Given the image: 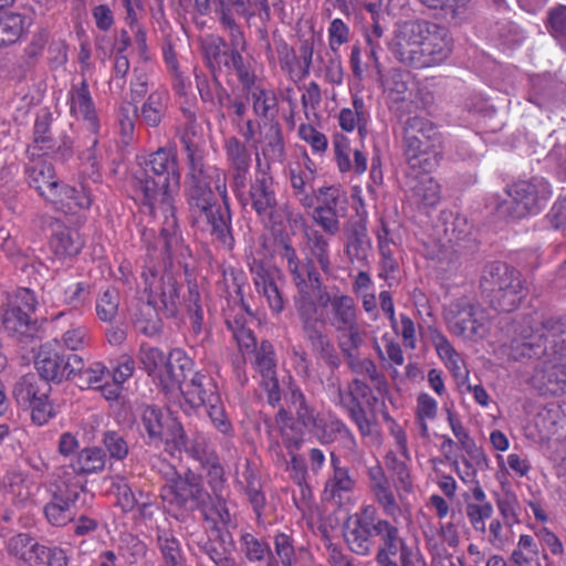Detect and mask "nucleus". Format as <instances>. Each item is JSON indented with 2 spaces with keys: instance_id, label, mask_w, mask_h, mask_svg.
<instances>
[{
  "instance_id": "nucleus-64",
  "label": "nucleus",
  "mask_w": 566,
  "mask_h": 566,
  "mask_svg": "<svg viewBox=\"0 0 566 566\" xmlns=\"http://www.w3.org/2000/svg\"><path fill=\"white\" fill-rule=\"evenodd\" d=\"M102 443L107 451L109 459L115 461L124 460L129 452V446L125 437L115 430L103 432Z\"/></svg>"
},
{
  "instance_id": "nucleus-21",
  "label": "nucleus",
  "mask_w": 566,
  "mask_h": 566,
  "mask_svg": "<svg viewBox=\"0 0 566 566\" xmlns=\"http://www.w3.org/2000/svg\"><path fill=\"white\" fill-rule=\"evenodd\" d=\"M51 386L34 374L22 376L13 387V397L19 406L31 411L34 423L42 426L53 417L49 402Z\"/></svg>"
},
{
  "instance_id": "nucleus-39",
  "label": "nucleus",
  "mask_w": 566,
  "mask_h": 566,
  "mask_svg": "<svg viewBox=\"0 0 566 566\" xmlns=\"http://www.w3.org/2000/svg\"><path fill=\"white\" fill-rule=\"evenodd\" d=\"M273 549L268 566H295L298 554L292 532H277L272 538Z\"/></svg>"
},
{
  "instance_id": "nucleus-35",
  "label": "nucleus",
  "mask_w": 566,
  "mask_h": 566,
  "mask_svg": "<svg viewBox=\"0 0 566 566\" xmlns=\"http://www.w3.org/2000/svg\"><path fill=\"white\" fill-rule=\"evenodd\" d=\"M196 86L200 98L214 107L221 108L226 105L230 95L218 80V73H211V76L195 69Z\"/></svg>"
},
{
  "instance_id": "nucleus-33",
  "label": "nucleus",
  "mask_w": 566,
  "mask_h": 566,
  "mask_svg": "<svg viewBox=\"0 0 566 566\" xmlns=\"http://www.w3.org/2000/svg\"><path fill=\"white\" fill-rule=\"evenodd\" d=\"M259 143L262 155L266 161V170L271 164L282 163L285 158V146L282 127L279 122L264 123L260 132Z\"/></svg>"
},
{
  "instance_id": "nucleus-55",
  "label": "nucleus",
  "mask_w": 566,
  "mask_h": 566,
  "mask_svg": "<svg viewBox=\"0 0 566 566\" xmlns=\"http://www.w3.org/2000/svg\"><path fill=\"white\" fill-rule=\"evenodd\" d=\"M304 234L311 254L313 255V258L316 259L321 269L324 272H328L331 266L328 254V240L319 231L315 229H306Z\"/></svg>"
},
{
  "instance_id": "nucleus-19",
  "label": "nucleus",
  "mask_w": 566,
  "mask_h": 566,
  "mask_svg": "<svg viewBox=\"0 0 566 566\" xmlns=\"http://www.w3.org/2000/svg\"><path fill=\"white\" fill-rule=\"evenodd\" d=\"M34 366L43 381L61 384L72 380L75 371L82 366V357L74 353H64L61 342L53 339L40 346Z\"/></svg>"
},
{
  "instance_id": "nucleus-16",
  "label": "nucleus",
  "mask_w": 566,
  "mask_h": 566,
  "mask_svg": "<svg viewBox=\"0 0 566 566\" xmlns=\"http://www.w3.org/2000/svg\"><path fill=\"white\" fill-rule=\"evenodd\" d=\"M164 502L185 512H205L211 502V495L205 489L200 475L188 470L184 474L175 473L160 490Z\"/></svg>"
},
{
  "instance_id": "nucleus-2",
  "label": "nucleus",
  "mask_w": 566,
  "mask_h": 566,
  "mask_svg": "<svg viewBox=\"0 0 566 566\" xmlns=\"http://www.w3.org/2000/svg\"><path fill=\"white\" fill-rule=\"evenodd\" d=\"M385 520L378 516L373 505L363 506L346 523L344 537L349 549L361 556L370 554L374 538H378L376 563L397 562L400 566H426L418 549L410 547L396 525L398 518Z\"/></svg>"
},
{
  "instance_id": "nucleus-54",
  "label": "nucleus",
  "mask_w": 566,
  "mask_h": 566,
  "mask_svg": "<svg viewBox=\"0 0 566 566\" xmlns=\"http://www.w3.org/2000/svg\"><path fill=\"white\" fill-rule=\"evenodd\" d=\"M54 495L59 503H62L71 512L85 507L93 500V494L78 484L65 485L64 489H59Z\"/></svg>"
},
{
  "instance_id": "nucleus-15",
  "label": "nucleus",
  "mask_w": 566,
  "mask_h": 566,
  "mask_svg": "<svg viewBox=\"0 0 566 566\" xmlns=\"http://www.w3.org/2000/svg\"><path fill=\"white\" fill-rule=\"evenodd\" d=\"M138 426L148 446L159 448L165 443L169 449L170 446L185 444L186 431L182 424L156 405L140 407Z\"/></svg>"
},
{
  "instance_id": "nucleus-56",
  "label": "nucleus",
  "mask_w": 566,
  "mask_h": 566,
  "mask_svg": "<svg viewBox=\"0 0 566 566\" xmlns=\"http://www.w3.org/2000/svg\"><path fill=\"white\" fill-rule=\"evenodd\" d=\"M139 117L137 105L124 99L117 111V123L124 143H129L135 133L136 119Z\"/></svg>"
},
{
  "instance_id": "nucleus-60",
  "label": "nucleus",
  "mask_w": 566,
  "mask_h": 566,
  "mask_svg": "<svg viewBox=\"0 0 566 566\" xmlns=\"http://www.w3.org/2000/svg\"><path fill=\"white\" fill-rule=\"evenodd\" d=\"M23 32V18L17 13L0 17V48L15 43Z\"/></svg>"
},
{
  "instance_id": "nucleus-63",
  "label": "nucleus",
  "mask_w": 566,
  "mask_h": 566,
  "mask_svg": "<svg viewBox=\"0 0 566 566\" xmlns=\"http://www.w3.org/2000/svg\"><path fill=\"white\" fill-rule=\"evenodd\" d=\"M33 566H67L65 552L56 546L40 545L31 558Z\"/></svg>"
},
{
  "instance_id": "nucleus-43",
  "label": "nucleus",
  "mask_w": 566,
  "mask_h": 566,
  "mask_svg": "<svg viewBox=\"0 0 566 566\" xmlns=\"http://www.w3.org/2000/svg\"><path fill=\"white\" fill-rule=\"evenodd\" d=\"M52 114L43 112L36 116L33 128V145L29 146L27 153L30 156H39V151L48 154L53 151L55 143L51 135Z\"/></svg>"
},
{
  "instance_id": "nucleus-29",
  "label": "nucleus",
  "mask_w": 566,
  "mask_h": 566,
  "mask_svg": "<svg viewBox=\"0 0 566 566\" xmlns=\"http://www.w3.org/2000/svg\"><path fill=\"white\" fill-rule=\"evenodd\" d=\"M369 479V488L374 494L376 503L382 510L384 514L390 518L396 520L402 515V509L399 505L397 497L391 490L388 478L380 465H374L367 472Z\"/></svg>"
},
{
  "instance_id": "nucleus-47",
  "label": "nucleus",
  "mask_w": 566,
  "mask_h": 566,
  "mask_svg": "<svg viewBox=\"0 0 566 566\" xmlns=\"http://www.w3.org/2000/svg\"><path fill=\"white\" fill-rule=\"evenodd\" d=\"M409 72L403 71L399 67H392L387 72L381 71L377 74V81L394 101H403L405 95L408 91V78Z\"/></svg>"
},
{
  "instance_id": "nucleus-59",
  "label": "nucleus",
  "mask_w": 566,
  "mask_h": 566,
  "mask_svg": "<svg viewBox=\"0 0 566 566\" xmlns=\"http://www.w3.org/2000/svg\"><path fill=\"white\" fill-rule=\"evenodd\" d=\"M385 464L396 479L397 490L410 492L412 489V483L406 461L398 458L395 452L389 451L385 457Z\"/></svg>"
},
{
  "instance_id": "nucleus-11",
  "label": "nucleus",
  "mask_w": 566,
  "mask_h": 566,
  "mask_svg": "<svg viewBox=\"0 0 566 566\" xmlns=\"http://www.w3.org/2000/svg\"><path fill=\"white\" fill-rule=\"evenodd\" d=\"M316 300L319 306L326 310V324L338 334V345L349 343L354 346H361L364 337L354 297L336 290L335 293L319 291Z\"/></svg>"
},
{
  "instance_id": "nucleus-58",
  "label": "nucleus",
  "mask_w": 566,
  "mask_h": 566,
  "mask_svg": "<svg viewBox=\"0 0 566 566\" xmlns=\"http://www.w3.org/2000/svg\"><path fill=\"white\" fill-rule=\"evenodd\" d=\"M139 358L147 374L160 380V373L165 371L168 360L164 352L157 347L143 344Z\"/></svg>"
},
{
  "instance_id": "nucleus-27",
  "label": "nucleus",
  "mask_w": 566,
  "mask_h": 566,
  "mask_svg": "<svg viewBox=\"0 0 566 566\" xmlns=\"http://www.w3.org/2000/svg\"><path fill=\"white\" fill-rule=\"evenodd\" d=\"M197 545L216 566H240L233 557L234 541L228 530L212 528Z\"/></svg>"
},
{
  "instance_id": "nucleus-9",
  "label": "nucleus",
  "mask_w": 566,
  "mask_h": 566,
  "mask_svg": "<svg viewBox=\"0 0 566 566\" xmlns=\"http://www.w3.org/2000/svg\"><path fill=\"white\" fill-rule=\"evenodd\" d=\"M180 143L186 153L188 167L186 197L209 189H214L220 197H226L227 175L222 169L205 164L203 145L196 139L195 133L190 129L185 130Z\"/></svg>"
},
{
  "instance_id": "nucleus-5",
  "label": "nucleus",
  "mask_w": 566,
  "mask_h": 566,
  "mask_svg": "<svg viewBox=\"0 0 566 566\" xmlns=\"http://www.w3.org/2000/svg\"><path fill=\"white\" fill-rule=\"evenodd\" d=\"M243 208H250L268 226L281 227L284 221L291 226L303 223V217L287 203L279 205L275 182L269 170L261 168V159L256 154V170L254 178L249 184V192Z\"/></svg>"
},
{
  "instance_id": "nucleus-44",
  "label": "nucleus",
  "mask_w": 566,
  "mask_h": 566,
  "mask_svg": "<svg viewBox=\"0 0 566 566\" xmlns=\"http://www.w3.org/2000/svg\"><path fill=\"white\" fill-rule=\"evenodd\" d=\"M156 542L166 566H185V557L179 539L171 530L158 526L156 528Z\"/></svg>"
},
{
  "instance_id": "nucleus-23",
  "label": "nucleus",
  "mask_w": 566,
  "mask_h": 566,
  "mask_svg": "<svg viewBox=\"0 0 566 566\" xmlns=\"http://www.w3.org/2000/svg\"><path fill=\"white\" fill-rule=\"evenodd\" d=\"M70 111L73 115L85 124L86 129L91 133V146L87 149L86 159L94 160L95 153L94 148L98 143L97 135L99 133V119L95 109V105L88 88L87 81L82 78L81 82L72 85L70 92Z\"/></svg>"
},
{
  "instance_id": "nucleus-46",
  "label": "nucleus",
  "mask_w": 566,
  "mask_h": 566,
  "mask_svg": "<svg viewBox=\"0 0 566 566\" xmlns=\"http://www.w3.org/2000/svg\"><path fill=\"white\" fill-rule=\"evenodd\" d=\"M109 378V370L101 361L85 363L76 370L72 380L81 389L102 387V382Z\"/></svg>"
},
{
  "instance_id": "nucleus-3",
  "label": "nucleus",
  "mask_w": 566,
  "mask_h": 566,
  "mask_svg": "<svg viewBox=\"0 0 566 566\" xmlns=\"http://www.w3.org/2000/svg\"><path fill=\"white\" fill-rule=\"evenodd\" d=\"M132 186L136 198L156 216V209H170L180 189V168L177 151L160 147L145 157H138Z\"/></svg>"
},
{
  "instance_id": "nucleus-7",
  "label": "nucleus",
  "mask_w": 566,
  "mask_h": 566,
  "mask_svg": "<svg viewBox=\"0 0 566 566\" xmlns=\"http://www.w3.org/2000/svg\"><path fill=\"white\" fill-rule=\"evenodd\" d=\"M290 401L295 409L296 419L322 444H331L340 440L344 448L354 451L357 448L356 439L347 424L334 415L325 417L307 402L303 391L290 387Z\"/></svg>"
},
{
  "instance_id": "nucleus-17",
  "label": "nucleus",
  "mask_w": 566,
  "mask_h": 566,
  "mask_svg": "<svg viewBox=\"0 0 566 566\" xmlns=\"http://www.w3.org/2000/svg\"><path fill=\"white\" fill-rule=\"evenodd\" d=\"M242 51L229 50L228 43L220 36H214L203 44V54L211 73L234 74L244 91H251L256 75L241 54Z\"/></svg>"
},
{
  "instance_id": "nucleus-61",
  "label": "nucleus",
  "mask_w": 566,
  "mask_h": 566,
  "mask_svg": "<svg viewBox=\"0 0 566 566\" xmlns=\"http://www.w3.org/2000/svg\"><path fill=\"white\" fill-rule=\"evenodd\" d=\"M159 315H161V313L155 312L153 307L145 305L136 315V329L149 337L158 335L163 329V323Z\"/></svg>"
},
{
  "instance_id": "nucleus-25",
  "label": "nucleus",
  "mask_w": 566,
  "mask_h": 566,
  "mask_svg": "<svg viewBox=\"0 0 566 566\" xmlns=\"http://www.w3.org/2000/svg\"><path fill=\"white\" fill-rule=\"evenodd\" d=\"M331 472L325 481L322 500L337 507L347 504L356 488L357 480L349 468L342 464L335 452L329 454Z\"/></svg>"
},
{
  "instance_id": "nucleus-28",
  "label": "nucleus",
  "mask_w": 566,
  "mask_h": 566,
  "mask_svg": "<svg viewBox=\"0 0 566 566\" xmlns=\"http://www.w3.org/2000/svg\"><path fill=\"white\" fill-rule=\"evenodd\" d=\"M193 360L180 348H174L168 355L165 371L160 373V385L165 391L180 390L189 381L193 370Z\"/></svg>"
},
{
  "instance_id": "nucleus-13",
  "label": "nucleus",
  "mask_w": 566,
  "mask_h": 566,
  "mask_svg": "<svg viewBox=\"0 0 566 566\" xmlns=\"http://www.w3.org/2000/svg\"><path fill=\"white\" fill-rule=\"evenodd\" d=\"M511 201L500 205L501 213L522 219L542 211L552 196L551 185L543 177L518 180L507 187Z\"/></svg>"
},
{
  "instance_id": "nucleus-22",
  "label": "nucleus",
  "mask_w": 566,
  "mask_h": 566,
  "mask_svg": "<svg viewBox=\"0 0 566 566\" xmlns=\"http://www.w3.org/2000/svg\"><path fill=\"white\" fill-rule=\"evenodd\" d=\"M430 21L416 19L396 24L388 49L394 57L408 67L416 69L418 52Z\"/></svg>"
},
{
  "instance_id": "nucleus-24",
  "label": "nucleus",
  "mask_w": 566,
  "mask_h": 566,
  "mask_svg": "<svg viewBox=\"0 0 566 566\" xmlns=\"http://www.w3.org/2000/svg\"><path fill=\"white\" fill-rule=\"evenodd\" d=\"M423 38L418 52L417 70L439 65L452 52V39L444 27L430 21Z\"/></svg>"
},
{
  "instance_id": "nucleus-34",
  "label": "nucleus",
  "mask_w": 566,
  "mask_h": 566,
  "mask_svg": "<svg viewBox=\"0 0 566 566\" xmlns=\"http://www.w3.org/2000/svg\"><path fill=\"white\" fill-rule=\"evenodd\" d=\"M56 228L50 240V248L59 259L72 258L80 253L84 241L76 230L55 222Z\"/></svg>"
},
{
  "instance_id": "nucleus-14",
  "label": "nucleus",
  "mask_w": 566,
  "mask_h": 566,
  "mask_svg": "<svg viewBox=\"0 0 566 566\" xmlns=\"http://www.w3.org/2000/svg\"><path fill=\"white\" fill-rule=\"evenodd\" d=\"M38 300L33 291L18 289L2 312L1 324L10 337L27 343L36 337L39 324L33 314Z\"/></svg>"
},
{
  "instance_id": "nucleus-52",
  "label": "nucleus",
  "mask_w": 566,
  "mask_h": 566,
  "mask_svg": "<svg viewBox=\"0 0 566 566\" xmlns=\"http://www.w3.org/2000/svg\"><path fill=\"white\" fill-rule=\"evenodd\" d=\"M279 254L282 259L286 260L287 268L293 276V282L298 289V297L296 300H303L305 296H310L307 289V283L304 279V274L302 272V266L300 264L297 254L295 249L292 247L289 240H282Z\"/></svg>"
},
{
  "instance_id": "nucleus-31",
  "label": "nucleus",
  "mask_w": 566,
  "mask_h": 566,
  "mask_svg": "<svg viewBox=\"0 0 566 566\" xmlns=\"http://www.w3.org/2000/svg\"><path fill=\"white\" fill-rule=\"evenodd\" d=\"M360 346L339 344V349L352 373L367 377L380 395L387 392L388 384L382 373L378 371L376 364L369 358L359 357L357 350Z\"/></svg>"
},
{
  "instance_id": "nucleus-1",
  "label": "nucleus",
  "mask_w": 566,
  "mask_h": 566,
  "mask_svg": "<svg viewBox=\"0 0 566 566\" xmlns=\"http://www.w3.org/2000/svg\"><path fill=\"white\" fill-rule=\"evenodd\" d=\"M509 356L515 361L539 359L532 385L542 395L566 392V317L542 319L536 312L521 316L511 326Z\"/></svg>"
},
{
  "instance_id": "nucleus-45",
  "label": "nucleus",
  "mask_w": 566,
  "mask_h": 566,
  "mask_svg": "<svg viewBox=\"0 0 566 566\" xmlns=\"http://www.w3.org/2000/svg\"><path fill=\"white\" fill-rule=\"evenodd\" d=\"M254 285L259 294L266 298L269 307L275 314L284 308V298L274 279L262 268L254 272Z\"/></svg>"
},
{
  "instance_id": "nucleus-42",
  "label": "nucleus",
  "mask_w": 566,
  "mask_h": 566,
  "mask_svg": "<svg viewBox=\"0 0 566 566\" xmlns=\"http://www.w3.org/2000/svg\"><path fill=\"white\" fill-rule=\"evenodd\" d=\"M371 250L367 228L360 222L350 226L347 233L346 254L350 261L365 262Z\"/></svg>"
},
{
  "instance_id": "nucleus-18",
  "label": "nucleus",
  "mask_w": 566,
  "mask_h": 566,
  "mask_svg": "<svg viewBox=\"0 0 566 566\" xmlns=\"http://www.w3.org/2000/svg\"><path fill=\"white\" fill-rule=\"evenodd\" d=\"M144 291L148 293V306L165 317H175L179 311L180 297L176 277L165 269L163 272L153 265H146L142 272Z\"/></svg>"
},
{
  "instance_id": "nucleus-20",
  "label": "nucleus",
  "mask_w": 566,
  "mask_h": 566,
  "mask_svg": "<svg viewBox=\"0 0 566 566\" xmlns=\"http://www.w3.org/2000/svg\"><path fill=\"white\" fill-rule=\"evenodd\" d=\"M449 331L465 339L482 338L486 333L488 316L484 310L468 297H459L444 307Z\"/></svg>"
},
{
  "instance_id": "nucleus-30",
  "label": "nucleus",
  "mask_w": 566,
  "mask_h": 566,
  "mask_svg": "<svg viewBox=\"0 0 566 566\" xmlns=\"http://www.w3.org/2000/svg\"><path fill=\"white\" fill-rule=\"evenodd\" d=\"M179 392L192 408L218 402L220 397L214 380L202 371L192 374V377L189 378L188 382H185Z\"/></svg>"
},
{
  "instance_id": "nucleus-57",
  "label": "nucleus",
  "mask_w": 566,
  "mask_h": 566,
  "mask_svg": "<svg viewBox=\"0 0 566 566\" xmlns=\"http://www.w3.org/2000/svg\"><path fill=\"white\" fill-rule=\"evenodd\" d=\"M254 365L262 379L276 376V359L273 345L269 340L261 342L255 347Z\"/></svg>"
},
{
  "instance_id": "nucleus-37",
  "label": "nucleus",
  "mask_w": 566,
  "mask_h": 566,
  "mask_svg": "<svg viewBox=\"0 0 566 566\" xmlns=\"http://www.w3.org/2000/svg\"><path fill=\"white\" fill-rule=\"evenodd\" d=\"M249 93L252 102V109L256 117L262 118L265 123L277 122L279 99L273 90H268L261 85H255Z\"/></svg>"
},
{
  "instance_id": "nucleus-50",
  "label": "nucleus",
  "mask_w": 566,
  "mask_h": 566,
  "mask_svg": "<svg viewBox=\"0 0 566 566\" xmlns=\"http://www.w3.org/2000/svg\"><path fill=\"white\" fill-rule=\"evenodd\" d=\"M223 149L229 169H250L252 156L245 142L235 136L228 137L223 143Z\"/></svg>"
},
{
  "instance_id": "nucleus-53",
  "label": "nucleus",
  "mask_w": 566,
  "mask_h": 566,
  "mask_svg": "<svg viewBox=\"0 0 566 566\" xmlns=\"http://www.w3.org/2000/svg\"><path fill=\"white\" fill-rule=\"evenodd\" d=\"M240 549L245 558L251 563L262 562L266 557L270 558V555H272V548L270 544L262 538H258L254 534L249 532L241 534Z\"/></svg>"
},
{
  "instance_id": "nucleus-40",
  "label": "nucleus",
  "mask_w": 566,
  "mask_h": 566,
  "mask_svg": "<svg viewBox=\"0 0 566 566\" xmlns=\"http://www.w3.org/2000/svg\"><path fill=\"white\" fill-rule=\"evenodd\" d=\"M315 175L312 169L290 171V182L293 196L305 209H312L315 206L314 189Z\"/></svg>"
},
{
  "instance_id": "nucleus-6",
  "label": "nucleus",
  "mask_w": 566,
  "mask_h": 566,
  "mask_svg": "<svg viewBox=\"0 0 566 566\" xmlns=\"http://www.w3.org/2000/svg\"><path fill=\"white\" fill-rule=\"evenodd\" d=\"M480 287L490 305L501 312L514 311L526 295L520 271L503 262H491L483 268Z\"/></svg>"
},
{
  "instance_id": "nucleus-48",
  "label": "nucleus",
  "mask_w": 566,
  "mask_h": 566,
  "mask_svg": "<svg viewBox=\"0 0 566 566\" xmlns=\"http://www.w3.org/2000/svg\"><path fill=\"white\" fill-rule=\"evenodd\" d=\"M106 461L107 455L102 448L87 447L77 453L72 462V468L77 473L93 474L102 472L105 469Z\"/></svg>"
},
{
  "instance_id": "nucleus-4",
  "label": "nucleus",
  "mask_w": 566,
  "mask_h": 566,
  "mask_svg": "<svg viewBox=\"0 0 566 566\" xmlns=\"http://www.w3.org/2000/svg\"><path fill=\"white\" fill-rule=\"evenodd\" d=\"M401 147L412 170L431 172L442 159L443 136L438 127L422 116H410L401 127Z\"/></svg>"
},
{
  "instance_id": "nucleus-51",
  "label": "nucleus",
  "mask_w": 566,
  "mask_h": 566,
  "mask_svg": "<svg viewBox=\"0 0 566 566\" xmlns=\"http://www.w3.org/2000/svg\"><path fill=\"white\" fill-rule=\"evenodd\" d=\"M558 84L552 76H537L533 80L528 101L539 108H548L556 98Z\"/></svg>"
},
{
  "instance_id": "nucleus-38",
  "label": "nucleus",
  "mask_w": 566,
  "mask_h": 566,
  "mask_svg": "<svg viewBox=\"0 0 566 566\" xmlns=\"http://www.w3.org/2000/svg\"><path fill=\"white\" fill-rule=\"evenodd\" d=\"M448 422L460 447L467 452L474 465L481 470H486L489 468V460L485 453L476 446L459 418L451 411H448Z\"/></svg>"
},
{
  "instance_id": "nucleus-8",
  "label": "nucleus",
  "mask_w": 566,
  "mask_h": 566,
  "mask_svg": "<svg viewBox=\"0 0 566 566\" xmlns=\"http://www.w3.org/2000/svg\"><path fill=\"white\" fill-rule=\"evenodd\" d=\"M220 198L221 202H218L213 189H209L188 196L187 203L193 223L205 222L211 237L224 249L232 250L234 238L227 186L226 197Z\"/></svg>"
},
{
  "instance_id": "nucleus-49",
  "label": "nucleus",
  "mask_w": 566,
  "mask_h": 566,
  "mask_svg": "<svg viewBox=\"0 0 566 566\" xmlns=\"http://www.w3.org/2000/svg\"><path fill=\"white\" fill-rule=\"evenodd\" d=\"M346 196L336 186L321 187L315 192V206L312 209L321 210L325 213H340L346 210Z\"/></svg>"
},
{
  "instance_id": "nucleus-36",
  "label": "nucleus",
  "mask_w": 566,
  "mask_h": 566,
  "mask_svg": "<svg viewBox=\"0 0 566 566\" xmlns=\"http://www.w3.org/2000/svg\"><path fill=\"white\" fill-rule=\"evenodd\" d=\"M346 410L350 420L356 424L358 431L364 437L373 434L376 427V419L373 410H368L363 402L356 398L350 386L346 389L345 400L342 406Z\"/></svg>"
},
{
  "instance_id": "nucleus-26",
  "label": "nucleus",
  "mask_w": 566,
  "mask_h": 566,
  "mask_svg": "<svg viewBox=\"0 0 566 566\" xmlns=\"http://www.w3.org/2000/svg\"><path fill=\"white\" fill-rule=\"evenodd\" d=\"M160 212L164 220L158 238V244L165 256L172 263L176 261L181 264L191 255L190 249L185 244L181 235L178 220L176 217V207L171 205L170 209H156V213Z\"/></svg>"
},
{
  "instance_id": "nucleus-12",
  "label": "nucleus",
  "mask_w": 566,
  "mask_h": 566,
  "mask_svg": "<svg viewBox=\"0 0 566 566\" xmlns=\"http://www.w3.org/2000/svg\"><path fill=\"white\" fill-rule=\"evenodd\" d=\"M295 306L302 335L313 355L329 368L337 369L340 366V356L328 335L325 318L318 316L316 303L310 296H305L303 300H296Z\"/></svg>"
},
{
  "instance_id": "nucleus-10",
  "label": "nucleus",
  "mask_w": 566,
  "mask_h": 566,
  "mask_svg": "<svg viewBox=\"0 0 566 566\" xmlns=\"http://www.w3.org/2000/svg\"><path fill=\"white\" fill-rule=\"evenodd\" d=\"M27 181L39 195L56 207L71 206L90 208L92 199L77 189L57 179L54 167L46 160H36L25 166Z\"/></svg>"
},
{
  "instance_id": "nucleus-41",
  "label": "nucleus",
  "mask_w": 566,
  "mask_h": 566,
  "mask_svg": "<svg viewBox=\"0 0 566 566\" xmlns=\"http://www.w3.org/2000/svg\"><path fill=\"white\" fill-rule=\"evenodd\" d=\"M409 190L415 201L423 207H434L440 201V185L429 172L410 179Z\"/></svg>"
},
{
  "instance_id": "nucleus-62",
  "label": "nucleus",
  "mask_w": 566,
  "mask_h": 566,
  "mask_svg": "<svg viewBox=\"0 0 566 566\" xmlns=\"http://www.w3.org/2000/svg\"><path fill=\"white\" fill-rule=\"evenodd\" d=\"M537 556L538 547L533 536L524 534L520 536L517 546L511 554V560L516 566H530Z\"/></svg>"
},
{
  "instance_id": "nucleus-32",
  "label": "nucleus",
  "mask_w": 566,
  "mask_h": 566,
  "mask_svg": "<svg viewBox=\"0 0 566 566\" xmlns=\"http://www.w3.org/2000/svg\"><path fill=\"white\" fill-rule=\"evenodd\" d=\"M169 99V92L165 87L158 86L151 90L138 108L140 123L149 128L159 127L166 118Z\"/></svg>"
}]
</instances>
